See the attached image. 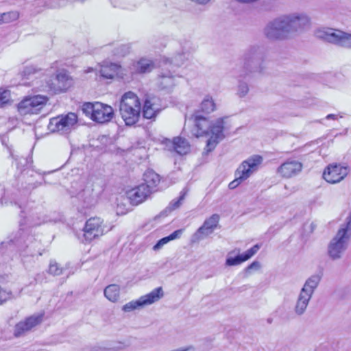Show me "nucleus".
Here are the masks:
<instances>
[{
  "label": "nucleus",
  "instance_id": "50",
  "mask_svg": "<svg viewBox=\"0 0 351 351\" xmlns=\"http://www.w3.org/2000/svg\"><path fill=\"white\" fill-rule=\"evenodd\" d=\"M326 119L328 120H330V119L336 120L338 119V115L335 114H329L326 117Z\"/></svg>",
  "mask_w": 351,
  "mask_h": 351
},
{
  "label": "nucleus",
  "instance_id": "13",
  "mask_svg": "<svg viewBox=\"0 0 351 351\" xmlns=\"http://www.w3.org/2000/svg\"><path fill=\"white\" fill-rule=\"evenodd\" d=\"M219 215L213 214L209 218L206 219L192 237V242H197L204 237L212 234L217 228L219 221Z\"/></svg>",
  "mask_w": 351,
  "mask_h": 351
},
{
  "label": "nucleus",
  "instance_id": "30",
  "mask_svg": "<svg viewBox=\"0 0 351 351\" xmlns=\"http://www.w3.org/2000/svg\"><path fill=\"white\" fill-rule=\"evenodd\" d=\"M104 293L109 301L116 302L119 299L120 287L115 284L110 285L104 289Z\"/></svg>",
  "mask_w": 351,
  "mask_h": 351
},
{
  "label": "nucleus",
  "instance_id": "36",
  "mask_svg": "<svg viewBox=\"0 0 351 351\" xmlns=\"http://www.w3.org/2000/svg\"><path fill=\"white\" fill-rule=\"evenodd\" d=\"M27 331H29V329L27 325L25 324L24 321H21L16 324L14 330V335L16 337H19L23 335Z\"/></svg>",
  "mask_w": 351,
  "mask_h": 351
},
{
  "label": "nucleus",
  "instance_id": "34",
  "mask_svg": "<svg viewBox=\"0 0 351 351\" xmlns=\"http://www.w3.org/2000/svg\"><path fill=\"white\" fill-rule=\"evenodd\" d=\"M216 108V105L210 95H206L203 101L201 102L199 106V110L198 111L202 112L205 114H209L213 112Z\"/></svg>",
  "mask_w": 351,
  "mask_h": 351
},
{
  "label": "nucleus",
  "instance_id": "3",
  "mask_svg": "<svg viewBox=\"0 0 351 351\" xmlns=\"http://www.w3.org/2000/svg\"><path fill=\"white\" fill-rule=\"evenodd\" d=\"M267 50L263 46L251 45L243 52L241 57L242 66L235 69L239 78L251 77L255 74L263 73L266 69L265 59Z\"/></svg>",
  "mask_w": 351,
  "mask_h": 351
},
{
  "label": "nucleus",
  "instance_id": "6",
  "mask_svg": "<svg viewBox=\"0 0 351 351\" xmlns=\"http://www.w3.org/2000/svg\"><path fill=\"white\" fill-rule=\"evenodd\" d=\"M316 36L339 47L351 48V34L339 29L322 28L318 29Z\"/></svg>",
  "mask_w": 351,
  "mask_h": 351
},
{
  "label": "nucleus",
  "instance_id": "31",
  "mask_svg": "<svg viewBox=\"0 0 351 351\" xmlns=\"http://www.w3.org/2000/svg\"><path fill=\"white\" fill-rule=\"evenodd\" d=\"M183 229H179L174 231L169 236L162 238L154 245L153 250L155 251L159 250L164 245L167 244L170 241L180 238Z\"/></svg>",
  "mask_w": 351,
  "mask_h": 351
},
{
  "label": "nucleus",
  "instance_id": "46",
  "mask_svg": "<svg viewBox=\"0 0 351 351\" xmlns=\"http://www.w3.org/2000/svg\"><path fill=\"white\" fill-rule=\"evenodd\" d=\"M234 176H235V179H234L233 181H232V182L229 184V185H228L229 189H235V188H236V187H237V186H239V185L242 182H243L242 180L239 179V177H238L237 175H235V174H234Z\"/></svg>",
  "mask_w": 351,
  "mask_h": 351
},
{
  "label": "nucleus",
  "instance_id": "21",
  "mask_svg": "<svg viewBox=\"0 0 351 351\" xmlns=\"http://www.w3.org/2000/svg\"><path fill=\"white\" fill-rule=\"evenodd\" d=\"M154 193L145 184H141L133 188V206H137L145 202Z\"/></svg>",
  "mask_w": 351,
  "mask_h": 351
},
{
  "label": "nucleus",
  "instance_id": "37",
  "mask_svg": "<svg viewBox=\"0 0 351 351\" xmlns=\"http://www.w3.org/2000/svg\"><path fill=\"white\" fill-rule=\"evenodd\" d=\"M19 14L15 12L3 13L0 14V23H9L11 21L16 20Z\"/></svg>",
  "mask_w": 351,
  "mask_h": 351
},
{
  "label": "nucleus",
  "instance_id": "23",
  "mask_svg": "<svg viewBox=\"0 0 351 351\" xmlns=\"http://www.w3.org/2000/svg\"><path fill=\"white\" fill-rule=\"evenodd\" d=\"M143 180L146 186L153 192L157 191V186L160 182V176L152 169L147 170L143 174Z\"/></svg>",
  "mask_w": 351,
  "mask_h": 351
},
{
  "label": "nucleus",
  "instance_id": "18",
  "mask_svg": "<svg viewBox=\"0 0 351 351\" xmlns=\"http://www.w3.org/2000/svg\"><path fill=\"white\" fill-rule=\"evenodd\" d=\"M122 68L120 65L109 62H104L99 66V73L100 76L106 80H112L115 77L122 75Z\"/></svg>",
  "mask_w": 351,
  "mask_h": 351
},
{
  "label": "nucleus",
  "instance_id": "8",
  "mask_svg": "<svg viewBox=\"0 0 351 351\" xmlns=\"http://www.w3.org/2000/svg\"><path fill=\"white\" fill-rule=\"evenodd\" d=\"M77 117L76 114L69 112L65 115H60L50 119L49 130L53 132H60L62 134L69 132L76 125Z\"/></svg>",
  "mask_w": 351,
  "mask_h": 351
},
{
  "label": "nucleus",
  "instance_id": "45",
  "mask_svg": "<svg viewBox=\"0 0 351 351\" xmlns=\"http://www.w3.org/2000/svg\"><path fill=\"white\" fill-rule=\"evenodd\" d=\"M110 3L114 8H124L125 7L124 0H110Z\"/></svg>",
  "mask_w": 351,
  "mask_h": 351
},
{
  "label": "nucleus",
  "instance_id": "19",
  "mask_svg": "<svg viewBox=\"0 0 351 351\" xmlns=\"http://www.w3.org/2000/svg\"><path fill=\"white\" fill-rule=\"evenodd\" d=\"M196 132L195 135L197 137L209 134L210 128V122L206 117L199 114V111H195L193 115Z\"/></svg>",
  "mask_w": 351,
  "mask_h": 351
},
{
  "label": "nucleus",
  "instance_id": "11",
  "mask_svg": "<svg viewBox=\"0 0 351 351\" xmlns=\"http://www.w3.org/2000/svg\"><path fill=\"white\" fill-rule=\"evenodd\" d=\"M224 129V121L223 118H219L212 122L210 124V128L209 134H211V136L208 139L206 145V151L209 153L214 150L217 144L225 137L223 132Z\"/></svg>",
  "mask_w": 351,
  "mask_h": 351
},
{
  "label": "nucleus",
  "instance_id": "20",
  "mask_svg": "<svg viewBox=\"0 0 351 351\" xmlns=\"http://www.w3.org/2000/svg\"><path fill=\"white\" fill-rule=\"evenodd\" d=\"M174 76L171 71H162L158 78V86L167 93H171L176 86Z\"/></svg>",
  "mask_w": 351,
  "mask_h": 351
},
{
  "label": "nucleus",
  "instance_id": "15",
  "mask_svg": "<svg viewBox=\"0 0 351 351\" xmlns=\"http://www.w3.org/2000/svg\"><path fill=\"white\" fill-rule=\"evenodd\" d=\"M163 295L162 288L161 287H157L148 294L141 296L139 299L133 302V309L150 305L158 301Z\"/></svg>",
  "mask_w": 351,
  "mask_h": 351
},
{
  "label": "nucleus",
  "instance_id": "28",
  "mask_svg": "<svg viewBox=\"0 0 351 351\" xmlns=\"http://www.w3.org/2000/svg\"><path fill=\"white\" fill-rule=\"evenodd\" d=\"M154 104L152 101V99L147 97L144 101V105L143 107L142 114L143 118L151 119L156 117L159 112V110L156 108Z\"/></svg>",
  "mask_w": 351,
  "mask_h": 351
},
{
  "label": "nucleus",
  "instance_id": "16",
  "mask_svg": "<svg viewBox=\"0 0 351 351\" xmlns=\"http://www.w3.org/2000/svg\"><path fill=\"white\" fill-rule=\"evenodd\" d=\"M119 112L125 125H132V91L125 93L121 97Z\"/></svg>",
  "mask_w": 351,
  "mask_h": 351
},
{
  "label": "nucleus",
  "instance_id": "1",
  "mask_svg": "<svg viewBox=\"0 0 351 351\" xmlns=\"http://www.w3.org/2000/svg\"><path fill=\"white\" fill-rule=\"evenodd\" d=\"M309 24L310 19L304 13L282 15L267 23L263 34L269 40H283L291 34L307 27Z\"/></svg>",
  "mask_w": 351,
  "mask_h": 351
},
{
  "label": "nucleus",
  "instance_id": "7",
  "mask_svg": "<svg viewBox=\"0 0 351 351\" xmlns=\"http://www.w3.org/2000/svg\"><path fill=\"white\" fill-rule=\"evenodd\" d=\"M47 101V97L40 95L25 97L18 104V111L23 116L36 114L43 108Z\"/></svg>",
  "mask_w": 351,
  "mask_h": 351
},
{
  "label": "nucleus",
  "instance_id": "39",
  "mask_svg": "<svg viewBox=\"0 0 351 351\" xmlns=\"http://www.w3.org/2000/svg\"><path fill=\"white\" fill-rule=\"evenodd\" d=\"M49 273L54 276H59L62 273V268L60 267L56 262L51 261L49 267Z\"/></svg>",
  "mask_w": 351,
  "mask_h": 351
},
{
  "label": "nucleus",
  "instance_id": "38",
  "mask_svg": "<svg viewBox=\"0 0 351 351\" xmlns=\"http://www.w3.org/2000/svg\"><path fill=\"white\" fill-rule=\"evenodd\" d=\"M249 91L248 84L246 82L239 81L237 94L240 97L245 96Z\"/></svg>",
  "mask_w": 351,
  "mask_h": 351
},
{
  "label": "nucleus",
  "instance_id": "29",
  "mask_svg": "<svg viewBox=\"0 0 351 351\" xmlns=\"http://www.w3.org/2000/svg\"><path fill=\"white\" fill-rule=\"evenodd\" d=\"M186 194V192L184 191V190H182L180 193V196L178 198L171 200L165 210L162 212L160 215L155 217L154 219L156 220L160 217V215H166L168 213H171V211L178 208L182 205Z\"/></svg>",
  "mask_w": 351,
  "mask_h": 351
},
{
  "label": "nucleus",
  "instance_id": "5",
  "mask_svg": "<svg viewBox=\"0 0 351 351\" xmlns=\"http://www.w3.org/2000/svg\"><path fill=\"white\" fill-rule=\"evenodd\" d=\"M82 110L86 115H90L92 120L99 123L110 121L114 114L111 106L100 102L85 103L82 106Z\"/></svg>",
  "mask_w": 351,
  "mask_h": 351
},
{
  "label": "nucleus",
  "instance_id": "10",
  "mask_svg": "<svg viewBox=\"0 0 351 351\" xmlns=\"http://www.w3.org/2000/svg\"><path fill=\"white\" fill-rule=\"evenodd\" d=\"M84 237L86 241L93 240L102 236L105 232L103 220L99 217H92L88 219L84 227Z\"/></svg>",
  "mask_w": 351,
  "mask_h": 351
},
{
  "label": "nucleus",
  "instance_id": "27",
  "mask_svg": "<svg viewBox=\"0 0 351 351\" xmlns=\"http://www.w3.org/2000/svg\"><path fill=\"white\" fill-rule=\"evenodd\" d=\"M173 147L176 153L180 155H185L191 149V145L188 141L179 136L173 138Z\"/></svg>",
  "mask_w": 351,
  "mask_h": 351
},
{
  "label": "nucleus",
  "instance_id": "22",
  "mask_svg": "<svg viewBox=\"0 0 351 351\" xmlns=\"http://www.w3.org/2000/svg\"><path fill=\"white\" fill-rule=\"evenodd\" d=\"M56 80L58 82L57 87L51 88V89H53L56 91H66L71 86L72 80L64 70L60 71L57 73Z\"/></svg>",
  "mask_w": 351,
  "mask_h": 351
},
{
  "label": "nucleus",
  "instance_id": "40",
  "mask_svg": "<svg viewBox=\"0 0 351 351\" xmlns=\"http://www.w3.org/2000/svg\"><path fill=\"white\" fill-rule=\"evenodd\" d=\"M133 99H135V106L137 108V110H136L135 109L133 108L132 110V112H133V125L135 123V122L136 121H138V117H140V106H141V103H140V101H139V99L138 98V97L133 93Z\"/></svg>",
  "mask_w": 351,
  "mask_h": 351
},
{
  "label": "nucleus",
  "instance_id": "17",
  "mask_svg": "<svg viewBox=\"0 0 351 351\" xmlns=\"http://www.w3.org/2000/svg\"><path fill=\"white\" fill-rule=\"evenodd\" d=\"M302 169V164L300 162L294 160H287L278 168L277 172L282 177L289 178L300 173Z\"/></svg>",
  "mask_w": 351,
  "mask_h": 351
},
{
  "label": "nucleus",
  "instance_id": "49",
  "mask_svg": "<svg viewBox=\"0 0 351 351\" xmlns=\"http://www.w3.org/2000/svg\"><path fill=\"white\" fill-rule=\"evenodd\" d=\"M117 214H125L128 212V209H125L124 210L121 209V205L118 204L117 206Z\"/></svg>",
  "mask_w": 351,
  "mask_h": 351
},
{
  "label": "nucleus",
  "instance_id": "9",
  "mask_svg": "<svg viewBox=\"0 0 351 351\" xmlns=\"http://www.w3.org/2000/svg\"><path fill=\"white\" fill-rule=\"evenodd\" d=\"M263 158L259 155H253L243 161L235 171L239 179L245 181L258 170L262 163Z\"/></svg>",
  "mask_w": 351,
  "mask_h": 351
},
{
  "label": "nucleus",
  "instance_id": "44",
  "mask_svg": "<svg viewBox=\"0 0 351 351\" xmlns=\"http://www.w3.org/2000/svg\"><path fill=\"white\" fill-rule=\"evenodd\" d=\"M261 267V264L258 261H254L245 268L246 272H250L251 270H258Z\"/></svg>",
  "mask_w": 351,
  "mask_h": 351
},
{
  "label": "nucleus",
  "instance_id": "48",
  "mask_svg": "<svg viewBox=\"0 0 351 351\" xmlns=\"http://www.w3.org/2000/svg\"><path fill=\"white\" fill-rule=\"evenodd\" d=\"M125 195H126V202L128 204H132V197L130 196V190H128L125 191Z\"/></svg>",
  "mask_w": 351,
  "mask_h": 351
},
{
  "label": "nucleus",
  "instance_id": "35",
  "mask_svg": "<svg viewBox=\"0 0 351 351\" xmlns=\"http://www.w3.org/2000/svg\"><path fill=\"white\" fill-rule=\"evenodd\" d=\"M43 314L42 313L36 314L26 318L23 321L25 324L27 325L29 330H30L32 328L41 323L43 320Z\"/></svg>",
  "mask_w": 351,
  "mask_h": 351
},
{
  "label": "nucleus",
  "instance_id": "12",
  "mask_svg": "<svg viewBox=\"0 0 351 351\" xmlns=\"http://www.w3.org/2000/svg\"><path fill=\"white\" fill-rule=\"evenodd\" d=\"M348 173V167L340 164H330L324 169V179L329 183L335 184L341 182Z\"/></svg>",
  "mask_w": 351,
  "mask_h": 351
},
{
  "label": "nucleus",
  "instance_id": "42",
  "mask_svg": "<svg viewBox=\"0 0 351 351\" xmlns=\"http://www.w3.org/2000/svg\"><path fill=\"white\" fill-rule=\"evenodd\" d=\"M12 297V293L10 291H7L5 290H3L0 287V304H3L8 300L10 299Z\"/></svg>",
  "mask_w": 351,
  "mask_h": 351
},
{
  "label": "nucleus",
  "instance_id": "33",
  "mask_svg": "<svg viewBox=\"0 0 351 351\" xmlns=\"http://www.w3.org/2000/svg\"><path fill=\"white\" fill-rule=\"evenodd\" d=\"M80 197L83 198L84 208H90L95 205L97 202L96 196L93 193V191L90 189L84 190L83 192L80 194Z\"/></svg>",
  "mask_w": 351,
  "mask_h": 351
},
{
  "label": "nucleus",
  "instance_id": "14",
  "mask_svg": "<svg viewBox=\"0 0 351 351\" xmlns=\"http://www.w3.org/2000/svg\"><path fill=\"white\" fill-rule=\"evenodd\" d=\"M261 244H256L250 249L245 251L243 254H237L235 256H232V254L236 252L239 253V249H234V250L230 252L228 254V257L226 260V265L227 266H235L239 265L243 263V262L249 260L251 257H252L254 254L257 253L258 250L261 248Z\"/></svg>",
  "mask_w": 351,
  "mask_h": 351
},
{
  "label": "nucleus",
  "instance_id": "43",
  "mask_svg": "<svg viewBox=\"0 0 351 351\" xmlns=\"http://www.w3.org/2000/svg\"><path fill=\"white\" fill-rule=\"evenodd\" d=\"M10 100V92L8 90H3L0 92V106H3L7 104Z\"/></svg>",
  "mask_w": 351,
  "mask_h": 351
},
{
  "label": "nucleus",
  "instance_id": "25",
  "mask_svg": "<svg viewBox=\"0 0 351 351\" xmlns=\"http://www.w3.org/2000/svg\"><path fill=\"white\" fill-rule=\"evenodd\" d=\"M321 279L322 276L319 274L312 275L306 280L301 291L312 297L315 290L318 287Z\"/></svg>",
  "mask_w": 351,
  "mask_h": 351
},
{
  "label": "nucleus",
  "instance_id": "47",
  "mask_svg": "<svg viewBox=\"0 0 351 351\" xmlns=\"http://www.w3.org/2000/svg\"><path fill=\"white\" fill-rule=\"evenodd\" d=\"M123 311L125 312H130L132 311V302H130L123 306Z\"/></svg>",
  "mask_w": 351,
  "mask_h": 351
},
{
  "label": "nucleus",
  "instance_id": "4",
  "mask_svg": "<svg viewBox=\"0 0 351 351\" xmlns=\"http://www.w3.org/2000/svg\"><path fill=\"white\" fill-rule=\"evenodd\" d=\"M351 238V212L346 217L344 223L341 224L336 235L328 245V254L332 260L341 258L342 254L348 248Z\"/></svg>",
  "mask_w": 351,
  "mask_h": 351
},
{
  "label": "nucleus",
  "instance_id": "26",
  "mask_svg": "<svg viewBox=\"0 0 351 351\" xmlns=\"http://www.w3.org/2000/svg\"><path fill=\"white\" fill-rule=\"evenodd\" d=\"M134 66L135 73L145 74L150 73L154 68V62L149 59L141 58Z\"/></svg>",
  "mask_w": 351,
  "mask_h": 351
},
{
  "label": "nucleus",
  "instance_id": "32",
  "mask_svg": "<svg viewBox=\"0 0 351 351\" xmlns=\"http://www.w3.org/2000/svg\"><path fill=\"white\" fill-rule=\"evenodd\" d=\"M189 52L187 51H182V53H178L176 55H175L171 58H165L163 60V62L165 64H170L175 66H181L185 60L188 58Z\"/></svg>",
  "mask_w": 351,
  "mask_h": 351
},
{
  "label": "nucleus",
  "instance_id": "2",
  "mask_svg": "<svg viewBox=\"0 0 351 351\" xmlns=\"http://www.w3.org/2000/svg\"><path fill=\"white\" fill-rule=\"evenodd\" d=\"M22 217L24 219L20 222V228L10 241L18 245L23 258L40 256L43 254V246L40 241L32 235V228L45 223L46 220H41L35 216V213Z\"/></svg>",
  "mask_w": 351,
  "mask_h": 351
},
{
  "label": "nucleus",
  "instance_id": "51",
  "mask_svg": "<svg viewBox=\"0 0 351 351\" xmlns=\"http://www.w3.org/2000/svg\"><path fill=\"white\" fill-rule=\"evenodd\" d=\"M237 1L239 2H241V3H254L255 1H257L258 0H237Z\"/></svg>",
  "mask_w": 351,
  "mask_h": 351
},
{
  "label": "nucleus",
  "instance_id": "24",
  "mask_svg": "<svg viewBox=\"0 0 351 351\" xmlns=\"http://www.w3.org/2000/svg\"><path fill=\"white\" fill-rule=\"evenodd\" d=\"M311 296L300 291L294 306V312L297 315H302L308 305Z\"/></svg>",
  "mask_w": 351,
  "mask_h": 351
},
{
  "label": "nucleus",
  "instance_id": "41",
  "mask_svg": "<svg viewBox=\"0 0 351 351\" xmlns=\"http://www.w3.org/2000/svg\"><path fill=\"white\" fill-rule=\"evenodd\" d=\"M38 71L34 66H28L24 68L22 75L26 79H30L31 76L37 73Z\"/></svg>",
  "mask_w": 351,
  "mask_h": 351
},
{
  "label": "nucleus",
  "instance_id": "52",
  "mask_svg": "<svg viewBox=\"0 0 351 351\" xmlns=\"http://www.w3.org/2000/svg\"><path fill=\"white\" fill-rule=\"evenodd\" d=\"M11 156L15 160H17V158L15 156H14L12 154H11Z\"/></svg>",
  "mask_w": 351,
  "mask_h": 351
}]
</instances>
